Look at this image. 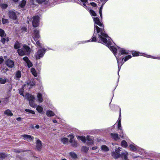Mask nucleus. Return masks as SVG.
<instances>
[{"instance_id":"1","label":"nucleus","mask_w":160,"mask_h":160,"mask_svg":"<svg viewBox=\"0 0 160 160\" xmlns=\"http://www.w3.org/2000/svg\"><path fill=\"white\" fill-rule=\"evenodd\" d=\"M94 23L101 28L94 25V35L91 40V42H97L106 44L107 47L111 45V38L105 33L102 23L98 18H93Z\"/></svg>"},{"instance_id":"2","label":"nucleus","mask_w":160,"mask_h":160,"mask_svg":"<svg viewBox=\"0 0 160 160\" xmlns=\"http://www.w3.org/2000/svg\"><path fill=\"white\" fill-rule=\"evenodd\" d=\"M112 44V42L111 41V45H109V47H108L110 50H111L114 54V55L115 56L118 63V68L119 71L120 70V68L123 64L124 62H122V61L124 60V62L127 61L128 60L131 58L132 57L131 55H129L126 56L125 58H124L122 59V62L120 63L119 62L120 60L119 58V57L121 55H127L128 54V51L125 50V49L121 48L120 49L119 51L120 52L118 54V55H117L116 54V51L117 50V49L113 46H111Z\"/></svg>"},{"instance_id":"3","label":"nucleus","mask_w":160,"mask_h":160,"mask_svg":"<svg viewBox=\"0 0 160 160\" xmlns=\"http://www.w3.org/2000/svg\"><path fill=\"white\" fill-rule=\"evenodd\" d=\"M26 85H24L23 86L22 88L20 89L19 93L24 98H27L29 101L30 106L33 108H35L37 107V105L34 102L35 98L34 96L28 93L26 94L25 95H24L23 94L24 88Z\"/></svg>"},{"instance_id":"4","label":"nucleus","mask_w":160,"mask_h":160,"mask_svg":"<svg viewBox=\"0 0 160 160\" xmlns=\"http://www.w3.org/2000/svg\"><path fill=\"white\" fill-rule=\"evenodd\" d=\"M17 52L21 56L28 55L30 53L31 49L28 46L24 45L22 48L18 49Z\"/></svg>"},{"instance_id":"5","label":"nucleus","mask_w":160,"mask_h":160,"mask_svg":"<svg viewBox=\"0 0 160 160\" xmlns=\"http://www.w3.org/2000/svg\"><path fill=\"white\" fill-rule=\"evenodd\" d=\"M132 55L133 56H143L144 57H147V58H151L155 59H160V57H153L152 56L149 55H147L145 53H139L138 52L134 51L133 52H132Z\"/></svg>"},{"instance_id":"6","label":"nucleus","mask_w":160,"mask_h":160,"mask_svg":"<svg viewBox=\"0 0 160 160\" xmlns=\"http://www.w3.org/2000/svg\"><path fill=\"white\" fill-rule=\"evenodd\" d=\"M6 34L4 31L1 29H0V36L2 37L1 42L3 43L4 44L5 42H8L9 39L8 37H6Z\"/></svg>"},{"instance_id":"7","label":"nucleus","mask_w":160,"mask_h":160,"mask_svg":"<svg viewBox=\"0 0 160 160\" xmlns=\"http://www.w3.org/2000/svg\"><path fill=\"white\" fill-rule=\"evenodd\" d=\"M46 52V50L44 48L39 49L35 55V56L37 59H39L43 57Z\"/></svg>"},{"instance_id":"8","label":"nucleus","mask_w":160,"mask_h":160,"mask_svg":"<svg viewBox=\"0 0 160 160\" xmlns=\"http://www.w3.org/2000/svg\"><path fill=\"white\" fill-rule=\"evenodd\" d=\"M18 12H15L13 11H9L8 12L9 18L13 20H16L17 18V15L18 14Z\"/></svg>"},{"instance_id":"9","label":"nucleus","mask_w":160,"mask_h":160,"mask_svg":"<svg viewBox=\"0 0 160 160\" xmlns=\"http://www.w3.org/2000/svg\"><path fill=\"white\" fill-rule=\"evenodd\" d=\"M39 18L38 16H35L33 17L32 21V24L34 27H37L38 25Z\"/></svg>"},{"instance_id":"10","label":"nucleus","mask_w":160,"mask_h":160,"mask_svg":"<svg viewBox=\"0 0 160 160\" xmlns=\"http://www.w3.org/2000/svg\"><path fill=\"white\" fill-rule=\"evenodd\" d=\"M21 137L23 138V140L28 142L32 141L34 139V137L32 136L27 134L22 135Z\"/></svg>"},{"instance_id":"11","label":"nucleus","mask_w":160,"mask_h":160,"mask_svg":"<svg viewBox=\"0 0 160 160\" xmlns=\"http://www.w3.org/2000/svg\"><path fill=\"white\" fill-rule=\"evenodd\" d=\"M121 148L119 147L118 148H116L115 150V152L112 154V156L115 158H118L120 157L121 155L119 153L120 151L121 150Z\"/></svg>"},{"instance_id":"12","label":"nucleus","mask_w":160,"mask_h":160,"mask_svg":"<svg viewBox=\"0 0 160 160\" xmlns=\"http://www.w3.org/2000/svg\"><path fill=\"white\" fill-rule=\"evenodd\" d=\"M39 30L37 29H35L34 30L33 38L35 41H36L40 37V36L39 34Z\"/></svg>"},{"instance_id":"13","label":"nucleus","mask_w":160,"mask_h":160,"mask_svg":"<svg viewBox=\"0 0 160 160\" xmlns=\"http://www.w3.org/2000/svg\"><path fill=\"white\" fill-rule=\"evenodd\" d=\"M87 138L88 141L87 143L88 145H92L93 144V138L92 137L88 136H87Z\"/></svg>"},{"instance_id":"14","label":"nucleus","mask_w":160,"mask_h":160,"mask_svg":"<svg viewBox=\"0 0 160 160\" xmlns=\"http://www.w3.org/2000/svg\"><path fill=\"white\" fill-rule=\"evenodd\" d=\"M23 60L27 63V66L29 68L31 67L32 64L27 57H25L23 58Z\"/></svg>"},{"instance_id":"15","label":"nucleus","mask_w":160,"mask_h":160,"mask_svg":"<svg viewBox=\"0 0 160 160\" xmlns=\"http://www.w3.org/2000/svg\"><path fill=\"white\" fill-rule=\"evenodd\" d=\"M37 101L39 103L42 102L43 101L42 95L40 93H38L37 94Z\"/></svg>"},{"instance_id":"16","label":"nucleus","mask_w":160,"mask_h":160,"mask_svg":"<svg viewBox=\"0 0 160 160\" xmlns=\"http://www.w3.org/2000/svg\"><path fill=\"white\" fill-rule=\"evenodd\" d=\"M111 137L114 140L117 141L119 140L120 138L119 137L117 133H112L111 134Z\"/></svg>"},{"instance_id":"17","label":"nucleus","mask_w":160,"mask_h":160,"mask_svg":"<svg viewBox=\"0 0 160 160\" xmlns=\"http://www.w3.org/2000/svg\"><path fill=\"white\" fill-rule=\"evenodd\" d=\"M6 63L8 67L10 68H12L13 67L14 63L12 61L10 60H8L6 61Z\"/></svg>"},{"instance_id":"18","label":"nucleus","mask_w":160,"mask_h":160,"mask_svg":"<svg viewBox=\"0 0 160 160\" xmlns=\"http://www.w3.org/2000/svg\"><path fill=\"white\" fill-rule=\"evenodd\" d=\"M42 142L40 140L38 139L36 141V148L38 150L41 149L42 148Z\"/></svg>"},{"instance_id":"19","label":"nucleus","mask_w":160,"mask_h":160,"mask_svg":"<svg viewBox=\"0 0 160 160\" xmlns=\"http://www.w3.org/2000/svg\"><path fill=\"white\" fill-rule=\"evenodd\" d=\"M4 113L5 115L9 117H12L13 115V113L12 112L11 110L8 109L5 110Z\"/></svg>"},{"instance_id":"20","label":"nucleus","mask_w":160,"mask_h":160,"mask_svg":"<svg viewBox=\"0 0 160 160\" xmlns=\"http://www.w3.org/2000/svg\"><path fill=\"white\" fill-rule=\"evenodd\" d=\"M60 140L64 144L68 143V139L66 138H61Z\"/></svg>"},{"instance_id":"21","label":"nucleus","mask_w":160,"mask_h":160,"mask_svg":"<svg viewBox=\"0 0 160 160\" xmlns=\"http://www.w3.org/2000/svg\"><path fill=\"white\" fill-rule=\"evenodd\" d=\"M77 138L78 140H80L83 142L85 143L86 139L85 137L83 136H77Z\"/></svg>"},{"instance_id":"22","label":"nucleus","mask_w":160,"mask_h":160,"mask_svg":"<svg viewBox=\"0 0 160 160\" xmlns=\"http://www.w3.org/2000/svg\"><path fill=\"white\" fill-rule=\"evenodd\" d=\"M128 155V153L126 151H125L122 154L121 156L122 158H124L125 160H129L127 158Z\"/></svg>"},{"instance_id":"23","label":"nucleus","mask_w":160,"mask_h":160,"mask_svg":"<svg viewBox=\"0 0 160 160\" xmlns=\"http://www.w3.org/2000/svg\"><path fill=\"white\" fill-rule=\"evenodd\" d=\"M46 114L48 117H51L55 115L54 113L52 111L50 110L47 111Z\"/></svg>"},{"instance_id":"24","label":"nucleus","mask_w":160,"mask_h":160,"mask_svg":"<svg viewBox=\"0 0 160 160\" xmlns=\"http://www.w3.org/2000/svg\"><path fill=\"white\" fill-rule=\"evenodd\" d=\"M101 149L102 151L104 152H107L108 151L109 149L108 147L105 145H102V146Z\"/></svg>"},{"instance_id":"25","label":"nucleus","mask_w":160,"mask_h":160,"mask_svg":"<svg viewBox=\"0 0 160 160\" xmlns=\"http://www.w3.org/2000/svg\"><path fill=\"white\" fill-rule=\"evenodd\" d=\"M26 1L23 0L19 3V6L21 8L24 7L26 4Z\"/></svg>"},{"instance_id":"26","label":"nucleus","mask_w":160,"mask_h":160,"mask_svg":"<svg viewBox=\"0 0 160 160\" xmlns=\"http://www.w3.org/2000/svg\"><path fill=\"white\" fill-rule=\"evenodd\" d=\"M21 44L18 42H15L14 46V48L15 49H18L19 48H21Z\"/></svg>"},{"instance_id":"27","label":"nucleus","mask_w":160,"mask_h":160,"mask_svg":"<svg viewBox=\"0 0 160 160\" xmlns=\"http://www.w3.org/2000/svg\"><path fill=\"white\" fill-rule=\"evenodd\" d=\"M121 115H120L118 120V128L119 129H120V130H121Z\"/></svg>"},{"instance_id":"28","label":"nucleus","mask_w":160,"mask_h":160,"mask_svg":"<svg viewBox=\"0 0 160 160\" xmlns=\"http://www.w3.org/2000/svg\"><path fill=\"white\" fill-rule=\"evenodd\" d=\"M8 156V155L4 152H0V158L5 159Z\"/></svg>"},{"instance_id":"29","label":"nucleus","mask_w":160,"mask_h":160,"mask_svg":"<svg viewBox=\"0 0 160 160\" xmlns=\"http://www.w3.org/2000/svg\"><path fill=\"white\" fill-rule=\"evenodd\" d=\"M35 83L33 82H30L29 83H27V87H28L29 89H30L31 87L35 85Z\"/></svg>"},{"instance_id":"30","label":"nucleus","mask_w":160,"mask_h":160,"mask_svg":"<svg viewBox=\"0 0 160 160\" xmlns=\"http://www.w3.org/2000/svg\"><path fill=\"white\" fill-rule=\"evenodd\" d=\"M31 72L32 75L35 77L37 76V74L36 71L34 68H32L31 70Z\"/></svg>"},{"instance_id":"31","label":"nucleus","mask_w":160,"mask_h":160,"mask_svg":"<svg viewBox=\"0 0 160 160\" xmlns=\"http://www.w3.org/2000/svg\"><path fill=\"white\" fill-rule=\"evenodd\" d=\"M36 110L39 113H41L43 111V108L40 106L38 105L36 108Z\"/></svg>"},{"instance_id":"32","label":"nucleus","mask_w":160,"mask_h":160,"mask_svg":"<svg viewBox=\"0 0 160 160\" xmlns=\"http://www.w3.org/2000/svg\"><path fill=\"white\" fill-rule=\"evenodd\" d=\"M121 146L124 148H126L128 146L127 142L125 140L122 141L121 143Z\"/></svg>"},{"instance_id":"33","label":"nucleus","mask_w":160,"mask_h":160,"mask_svg":"<svg viewBox=\"0 0 160 160\" xmlns=\"http://www.w3.org/2000/svg\"><path fill=\"white\" fill-rule=\"evenodd\" d=\"M130 149L132 151H135L137 149V147L133 144H131L129 146Z\"/></svg>"},{"instance_id":"34","label":"nucleus","mask_w":160,"mask_h":160,"mask_svg":"<svg viewBox=\"0 0 160 160\" xmlns=\"http://www.w3.org/2000/svg\"><path fill=\"white\" fill-rule=\"evenodd\" d=\"M70 142L71 143L72 146L73 147H76L78 146V143H77V141L75 140H73L72 141V142Z\"/></svg>"},{"instance_id":"35","label":"nucleus","mask_w":160,"mask_h":160,"mask_svg":"<svg viewBox=\"0 0 160 160\" xmlns=\"http://www.w3.org/2000/svg\"><path fill=\"white\" fill-rule=\"evenodd\" d=\"M68 137L70 138L69 142H72L74 138V135L72 134H71L68 135Z\"/></svg>"},{"instance_id":"36","label":"nucleus","mask_w":160,"mask_h":160,"mask_svg":"<svg viewBox=\"0 0 160 160\" xmlns=\"http://www.w3.org/2000/svg\"><path fill=\"white\" fill-rule=\"evenodd\" d=\"M21 76V72L20 71H18L17 72L16 74V77L17 78L16 79H18V78H20Z\"/></svg>"},{"instance_id":"37","label":"nucleus","mask_w":160,"mask_h":160,"mask_svg":"<svg viewBox=\"0 0 160 160\" xmlns=\"http://www.w3.org/2000/svg\"><path fill=\"white\" fill-rule=\"evenodd\" d=\"M88 149L89 148L86 146H83L82 148V150L85 152H87Z\"/></svg>"},{"instance_id":"38","label":"nucleus","mask_w":160,"mask_h":160,"mask_svg":"<svg viewBox=\"0 0 160 160\" xmlns=\"http://www.w3.org/2000/svg\"><path fill=\"white\" fill-rule=\"evenodd\" d=\"M69 154L73 158H77V155L74 152H71Z\"/></svg>"},{"instance_id":"39","label":"nucleus","mask_w":160,"mask_h":160,"mask_svg":"<svg viewBox=\"0 0 160 160\" xmlns=\"http://www.w3.org/2000/svg\"><path fill=\"white\" fill-rule=\"evenodd\" d=\"M2 22L3 24H5L8 23L9 21L8 19L3 18L2 19Z\"/></svg>"},{"instance_id":"40","label":"nucleus","mask_w":160,"mask_h":160,"mask_svg":"<svg viewBox=\"0 0 160 160\" xmlns=\"http://www.w3.org/2000/svg\"><path fill=\"white\" fill-rule=\"evenodd\" d=\"M103 6V5H102L100 7L99 9V14L100 16V17L101 18H102V8Z\"/></svg>"},{"instance_id":"41","label":"nucleus","mask_w":160,"mask_h":160,"mask_svg":"<svg viewBox=\"0 0 160 160\" xmlns=\"http://www.w3.org/2000/svg\"><path fill=\"white\" fill-rule=\"evenodd\" d=\"M90 12L91 14L93 16H96V14L95 13V12L93 10H91L90 11Z\"/></svg>"},{"instance_id":"42","label":"nucleus","mask_w":160,"mask_h":160,"mask_svg":"<svg viewBox=\"0 0 160 160\" xmlns=\"http://www.w3.org/2000/svg\"><path fill=\"white\" fill-rule=\"evenodd\" d=\"M6 82V80L3 78H0V83L4 84Z\"/></svg>"},{"instance_id":"43","label":"nucleus","mask_w":160,"mask_h":160,"mask_svg":"<svg viewBox=\"0 0 160 160\" xmlns=\"http://www.w3.org/2000/svg\"><path fill=\"white\" fill-rule=\"evenodd\" d=\"M25 111L27 112H28L32 114H35V112L29 109H26L25 110Z\"/></svg>"},{"instance_id":"44","label":"nucleus","mask_w":160,"mask_h":160,"mask_svg":"<svg viewBox=\"0 0 160 160\" xmlns=\"http://www.w3.org/2000/svg\"><path fill=\"white\" fill-rule=\"evenodd\" d=\"M0 6L3 9H5L8 7L7 5L6 4H2L0 5Z\"/></svg>"},{"instance_id":"45","label":"nucleus","mask_w":160,"mask_h":160,"mask_svg":"<svg viewBox=\"0 0 160 160\" xmlns=\"http://www.w3.org/2000/svg\"><path fill=\"white\" fill-rule=\"evenodd\" d=\"M36 45L37 47H39L40 48L41 47V45L40 43V42L38 41H37L36 42Z\"/></svg>"},{"instance_id":"46","label":"nucleus","mask_w":160,"mask_h":160,"mask_svg":"<svg viewBox=\"0 0 160 160\" xmlns=\"http://www.w3.org/2000/svg\"><path fill=\"white\" fill-rule=\"evenodd\" d=\"M90 4L91 6L93 7H95L97 6V4L96 3L94 2H92L90 3Z\"/></svg>"},{"instance_id":"47","label":"nucleus","mask_w":160,"mask_h":160,"mask_svg":"<svg viewBox=\"0 0 160 160\" xmlns=\"http://www.w3.org/2000/svg\"><path fill=\"white\" fill-rule=\"evenodd\" d=\"M45 0H37V2L39 3H42L44 2Z\"/></svg>"},{"instance_id":"48","label":"nucleus","mask_w":160,"mask_h":160,"mask_svg":"<svg viewBox=\"0 0 160 160\" xmlns=\"http://www.w3.org/2000/svg\"><path fill=\"white\" fill-rule=\"evenodd\" d=\"M3 61V59L2 58H0V64L2 63Z\"/></svg>"},{"instance_id":"49","label":"nucleus","mask_w":160,"mask_h":160,"mask_svg":"<svg viewBox=\"0 0 160 160\" xmlns=\"http://www.w3.org/2000/svg\"><path fill=\"white\" fill-rule=\"evenodd\" d=\"M16 119L17 121H20L22 120V118L20 117H19V118H17Z\"/></svg>"},{"instance_id":"50","label":"nucleus","mask_w":160,"mask_h":160,"mask_svg":"<svg viewBox=\"0 0 160 160\" xmlns=\"http://www.w3.org/2000/svg\"><path fill=\"white\" fill-rule=\"evenodd\" d=\"M98 148V147H93L92 148V150H95L96 149Z\"/></svg>"},{"instance_id":"51","label":"nucleus","mask_w":160,"mask_h":160,"mask_svg":"<svg viewBox=\"0 0 160 160\" xmlns=\"http://www.w3.org/2000/svg\"><path fill=\"white\" fill-rule=\"evenodd\" d=\"M81 1L84 2H86L88 1V0H81Z\"/></svg>"},{"instance_id":"52","label":"nucleus","mask_w":160,"mask_h":160,"mask_svg":"<svg viewBox=\"0 0 160 160\" xmlns=\"http://www.w3.org/2000/svg\"><path fill=\"white\" fill-rule=\"evenodd\" d=\"M35 128L37 129H38L39 128V126L38 125H37L35 126Z\"/></svg>"},{"instance_id":"53","label":"nucleus","mask_w":160,"mask_h":160,"mask_svg":"<svg viewBox=\"0 0 160 160\" xmlns=\"http://www.w3.org/2000/svg\"><path fill=\"white\" fill-rule=\"evenodd\" d=\"M53 122L54 123H56L57 122V121L56 120H53Z\"/></svg>"},{"instance_id":"54","label":"nucleus","mask_w":160,"mask_h":160,"mask_svg":"<svg viewBox=\"0 0 160 160\" xmlns=\"http://www.w3.org/2000/svg\"><path fill=\"white\" fill-rule=\"evenodd\" d=\"M22 29H23V30L24 31H25L26 30V29H27L26 28H22Z\"/></svg>"},{"instance_id":"55","label":"nucleus","mask_w":160,"mask_h":160,"mask_svg":"<svg viewBox=\"0 0 160 160\" xmlns=\"http://www.w3.org/2000/svg\"><path fill=\"white\" fill-rule=\"evenodd\" d=\"M13 2H17L18 0H12Z\"/></svg>"},{"instance_id":"56","label":"nucleus","mask_w":160,"mask_h":160,"mask_svg":"<svg viewBox=\"0 0 160 160\" xmlns=\"http://www.w3.org/2000/svg\"><path fill=\"white\" fill-rule=\"evenodd\" d=\"M120 136L121 137V138H123V135H120Z\"/></svg>"},{"instance_id":"57","label":"nucleus","mask_w":160,"mask_h":160,"mask_svg":"<svg viewBox=\"0 0 160 160\" xmlns=\"http://www.w3.org/2000/svg\"><path fill=\"white\" fill-rule=\"evenodd\" d=\"M61 160H67L65 158H62L61 159Z\"/></svg>"},{"instance_id":"58","label":"nucleus","mask_w":160,"mask_h":160,"mask_svg":"<svg viewBox=\"0 0 160 160\" xmlns=\"http://www.w3.org/2000/svg\"><path fill=\"white\" fill-rule=\"evenodd\" d=\"M83 6H85V7L86 6V5H85V3H83Z\"/></svg>"},{"instance_id":"59","label":"nucleus","mask_w":160,"mask_h":160,"mask_svg":"<svg viewBox=\"0 0 160 160\" xmlns=\"http://www.w3.org/2000/svg\"><path fill=\"white\" fill-rule=\"evenodd\" d=\"M112 144L113 145H114L113 144V143H112Z\"/></svg>"},{"instance_id":"60","label":"nucleus","mask_w":160,"mask_h":160,"mask_svg":"<svg viewBox=\"0 0 160 160\" xmlns=\"http://www.w3.org/2000/svg\"><path fill=\"white\" fill-rule=\"evenodd\" d=\"M118 49H119V48H118Z\"/></svg>"},{"instance_id":"61","label":"nucleus","mask_w":160,"mask_h":160,"mask_svg":"<svg viewBox=\"0 0 160 160\" xmlns=\"http://www.w3.org/2000/svg\"><path fill=\"white\" fill-rule=\"evenodd\" d=\"M28 23H29V21H28Z\"/></svg>"},{"instance_id":"62","label":"nucleus","mask_w":160,"mask_h":160,"mask_svg":"<svg viewBox=\"0 0 160 160\" xmlns=\"http://www.w3.org/2000/svg\"><path fill=\"white\" fill-rule=\"evenodd\" d=\"M1 102V101L0 100V103Z\"/></svg>"}]
</instances>
